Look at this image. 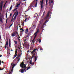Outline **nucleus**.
<instances>
[{"label":"nucleus","instance_id":"1","mask_svg":"<svg viewBox=\"0 0 74 74\" xmlns=\"http://www.w3.org/2000/svg\"><path fill=\"white\" fill-rule=\"evenodd\" d=\"M50 13V11H49V12H48L46 16V17L44 18V20H46V21L45 22V23H44V25H45V24L47 23V22L48 21H48V18L49 17V15Z\"/></svg>","mask_w":74,"mask_h":74},{"label":"nucleus","instance_id":"2","mask_svg":"<svg viewBox=\"0 0 74 74\" xmlns=\"http://www.w3.org/2000/svg\"><path fill=\"white\" fill-rule=\"evenodd\" d=\"M26 64H24V62H23L20 64L21 67L23 68L25 72H26Z\"/></svg>","mask_w":74,"mask_h":74},{"label":"nucleus","instance_id":"3","mask_svg":"<svg viewBox=\"0 0 74 74\" xmlns=\"http://www.w3.org/2000/svg\"><path fill=\"white\" fill-rule=\"evenodd\" d=\"M36 50L38 51V49L36 48L34 50H33V51L31 52V54L32 55V57L31 58V59H33V58L34 57L35 54H36Z\"/></svg>","mask_w":74,"mask_h":74},{"label":"nucleus","instance_id":"4","mask_svg":"<svg viewBox=\"0 0 74 74\" xmlns=\"http://www.w3.org/2000/svg\"><path fill=\"white\" fill-rule=\"evenodd\" d=\"M18 11H17V10H16V12L14 13L13 16V17H14V15H15L13 18V20H14V21L15 20V19H16V17H17V16H18Z\"/></svg>","mask_w":74,"mask_h":74},{"label":"nucleus","instance_id":"5","mask_svg":"<svg viewBox=\"0 0 74 74\" xmlns=\"http://www.w3.org/2000/svg\"><path fill=\"white\" fill-rule=\"evenodd\" d=\"M33 3H32L30 5V6L28 7V9L27 10V11H28L29 10H30L32 7H33Z\"/></svg>","mask_w":74,"mask_h":74},{"label":"nucleus","instance_id":"6","mask_svg":"<svg viewBox=\"0 0 74 74\" xmlns=\"http://www.w3.org/2000/svg\"><path fill=\"white\" fill-rule=\"evenodd\" d=\"M39 32V29H38L37 30V32L34 34V35H35V37H37V34Z\"/></svg>","mask_w":74,"mask_h":74},{"label":"nucleus","instance_id":"7","mask_svg":"<svg viewBox=\"0 0 74 74\" xmlns=\"http://www.w3.org/2000/svg\"><path fill=\"white\" fill-rule=\"evenodd\" d=\"M11 36L12 37H14V36H16V34H15V32H13L11 35Z\"/></svg>","mask_w":74,"mask_h":74},{"label":"nucleus","instance_id":"8","mask_svg":"<svg viewBox=\"0 0 74 74\" xmlns=\"http://www.w3.org/2000/svg\"><path fill=\"white\" fill-rule=\"evenodd\" d=\"M20 70L21 71V73H24V70H23V69L20 70L19 71H20Z\"/></svg>","mask_w":74,"mask_h":74},{"label":"nucleus","instance_id":"9","mask_svg":"<svg viewBox=\"0 0 74 74\" xmlns=\"http://www.w3.org/2000/svg\"><path fill=\"white\" fill-rule=\"evenodd\" d=\"M40 2L41 3V4H44V0H42V1H40Z\"/></svg>","mask_w":74,"mask_h":74},{"label":"nucleus","instance_id":"10","mask_svg":"<svg viewBox=\"0 0 74 74\" xmlns=\"http://www.w3.org/2000/svg\"><path fill=\"white\" fill-rule=\"evenodd\" d=\"M28 30H29L28 28L26 29L25 30V33H28Z\"/></svg>","mask_w":74,"mask_h":74},{"label":"nucleus","instance_id":"11","mask_svg":"<svg viewBox=\"0 0 74 74\" xmlns=\"http://www.w3.org/2000/svg\"><path fill=\"white\" fill-rule=\"evenodd\" d=\"M12 5H11L9 11H11V10H12Z\"/></svg>","mask_w":74,"mask_h":74},{"label":"nucleus","instance_id":"12","mask_svg":"<svg viewBox=\"0 0 74 74\" xmlns=\"http://www.w3.org/2000/svg\"><path fill=\"white\" fill-rule=\"evenodd\" d=\"M19 38H20V37H19H19H17V39H18V40L19 41V42H20V41H21V39Z\"/></svg>","mask_w":74,"mask_h":74},{"label":"nucleus","instance_id":"13","mask_svg":"<svg viewBox=\"0 0 74 74\" xmlns=\"http://www.w3.org/2000/svg\"><path fill=\"white\" fill-rule=\"evenodd\" d=\"M1 6H2V7H3V1H1Z\"/></svg>","mask_w":74,"mask_h":74},{"label":"nucleus","instance_id":"14","mask_svg":"<svg viewBox=\"0 0 74 74\" xmlns=\"http://www.w3.org/2000/svg\"><path fill=\"white\" fill-rule=\"evenodd\" d=\"M0 21L2 23H3V19H2V18H0Z\"/></svg>","mask_w":74,"mask_h":74},{"label":"nucleus","instance_id":"15","mask_svg":"<svg viewBox=\"0 0 74 74\" xmlns=\"http://www.w3.org/2000/svg\"><path fill=\"white\" fill-rule=\"evenodd\" d=\"M5 45L7 46L8 45V41H7L6 42V43Z\"/></svg>","mask_w":74,"mask_h":74},{"label":"nucleus","instance_id":"16","mask_svg":"<svg viewBox=\"0 0 74 74\" xmlns=\"http://www.w3.org/2000/svg\"><path fill=\"white\" fill-rule=\"evenodd\" d=\"M36 4L35 5V7H37V2L36 1Z\"/></svg>","mask_w":74,"mask_h":74},{"label":"nucleus","instance_id":"17","mask_svg":"<svg viewBox=\"0 0 74 74\" xmlns=\"http://www.w3.org/2000/svg\"><path fill=\"white\" fill-rule=\"evenodd\" d=\"M19 5H20V4H18L17 5H16V6H15V8L18 7V6H19Z\"/></svg>","mask_w":74,"mask_h":74},{"label":"nucleus","instance_id":"18","mask_svg":"<svg viewBox=\"0 0 74 74\" xmlns=\"http://www.w3.org/2000/svg\"><path fill=\"white\" fill-rule=\"evenodd\" d=\"M7 3V1H6V2L5 3V4H4V6H3V8H4L5 7V4H6V3Z\"/></svg>","mask_w":74,"mask_h":74},{"label":"nucleus","instance_id":"19","mask_svg":"<svg viewBox=\"0 0 74 74\" xmlns=\"http://www.w3.org/2000/svg\"><path fill=\"white\" fill-rule=\"evenodd\" d=\"M14 43H15V44H17V41H16L14 40Z\"/></svg>","mask_w":74,"mask_h":74},{"label":"nucleus","instance_id":"20","mask_svg":"<svg viewBox=\"0 0 74 74\" xmlns=\"http://www.w3.org/2000/svg\"><path fill=\"white\" fill-rule=\"evenodd\" d=\"M45 10L44 12H43V14L42 16V17H43V16H44V14H45Z\"/></svg>","mask_w":74,"mask_h":74},{"label":"nucleus","instance_id":"21","mask_svg":"<svg viewBox=\"0 0 74 74\" xmlns=\"http://www.w3.org/2000/svg\"><path fill=\"white\" fill-rule=\"evenodd\" d=\"M12 67L14 68L15 66V64H13V65H12Z\"/></svg>","mask_w":74,"mask_h":74},{"label":"nucleus","instance_id":"22","mask_svg":"<svg viewBox=\"0 0 74 74\" xmlns=\"http://www.w3.org/2000/svg\"><path fill=\"white\" fill-rule=\"evenodd\" d=\"M37 57L36 56H35V62H36V60H37Z\"/></svg>","mask_w":74,"mask_h":74},{"label":"nucleus","instance_id":"23","mask_svg":"<svg viewBox=\"0 0 74 74\" xmlns=\"http://www.w3.org/2000/svg\"><path fill=\"white\" fill-rule=\"evenodd\" d=\"M21 55H22V53H21V54H18V57H20V56H21Z\"/></svg>","mask_w":74,"mask_h":74},{"label":"nucleus","instance_id":"24","mask_svg":"<svg viewBox=\"0 0 74 74\" xmlns=\"http://www.w3.org/2000/svg\"><path fill=\"white\" fill-rule=\"evenodd\" d=\"M0 8H1V11H2V8H3V6H1Z\"/></svg>","mask_w":74,"mask_h":74},{"label":"nucleus","instance_id":"25","mask_svg":"<svg viewBox=\"0 0 74 74\" xmlns=\"http://www.w3.org/2000/svg\"><path fill=\"white\" fill-rule=\"evenodd\" d=\"M34 38L33 40H32V42L33 43V42H35V41H34Z\"/></svg>","mask_w":74,"mask_h":74},{"label":"nucleus","instance_id":"26","mask_svg":"<svg viewBox=\"0 0 74 74\" xmlns=\"http://www.w3.org/2000/svg\"><path fill=\"white\" fill-rule=\"evenodd\" d=\"M12 26V24H11L10 26L8 28L9 29H10V27H11V26Z\"/></svg>","mask_w":74,"mask_h":74},{"label":"nucleus","instance_id":"27","mask_svg":"<svg viewBox=\"0 0 74 74\" xmlns=\"http://www.w3.org/2000/svg\"><path fill=\"white\" fill-rule=\"evenodd\" d=\"M30 69V67H29L26 69V70H28Z\"/></svg>","mask_w":74,"mask_h":74},{"label":"nucleus","instance_id":"28","mask_svg":"<svg viewBox=\"0 0 74 74\" xmlns=\"http://www.w3.org/2000/svg\"><path fill=\"white\" fill-rule=\"evenodd\" d=\"M17 53H18L17 51H15V55H18V54H17Z\"/></svg>","mask_w":74,"mask_h":74},{"label":"nucleus","instance_id":"29","mask_svg":"<svg viewBox=\"0 0 74 74\" xmlns=\"http://www.w3.org/2000/svg\"><path fill=\"white\" fill-rule=\"evenodd\" d=\"M42 8H43V5L41 4V9H42Z\"/></svg>","mask_w":74,"mask_h":74},{"label":"nucleus","instance_id":"30","mask_svg":"<svg viewBox=\"0 0 74 74\" xmlns=\"http://www.w3.org/2000/svg\"><path fill=\"white\" fill-rule=\"evenodd\" d=\"M41 39H39V42H41Z\"/></svg>","mask_w":74,"mask_h":74},{"label":"nucleus","instance_id":"31","mask_svg":"<svg viewBox=\"0 0 74 74\" xmlns=\"http://www.w3.org/2000/svg\"><path fill=\"white\" fill-rule=\"evenodd\" d=\"M32 60H30L29 62V63L30 64H32Z\"/></svg>","mask_w":74,"mask_h":74},{"label":"nucleus","instance_id":"32","mask_svg":"<svg viewBox=\"0 0 74 74\" xmlns=\"http://www.w3.org/2000/svg\"><path fill=\"white\" fill-rule=\"evenodd\" d=\"M25 21H24V22H26V20H27V18L26 17H25Z\"/></svg>","mask_w":74,"mask_h":74},{"label":"nucleus","instance_id":"33","mask_svg":"<svg viewBox=\"0 0 74 74\" xmlns=\"http://www.w3.org/2000/svg\"><path fill=\"white\" fill-rule=\"evenodd\" d=\"M14 69V68L13 67H12V69L11 70V71H13V70Z\"/></svg>","mask_w":74,"mask_h":74},{"label":"nucleus","instance_id":"34","mask_svg":"<svg viewBox=\"0 0 74 74\" xmlns=\"http://www.w3.org/2000/svg\"><path fill=\"white\" fill-rule=\"evenodd\" d=\"M32 64V66H33V65L34 64V62L32 63V64Z\"/></svg>","mask_w":74,"mask_h":74},{"label":"nucleus","instance_id":"35","mask_svg":"<svg viewBox=\"0 0 74 74\" xmlns=\"http://www.w3.org/2000/svg\"><path fill=\"white\" fill-rule=\"evenodd\" d=\"M5 15H6V17L7 18V13H6L5 14Z\"/></svg>","mask_w":74,"mask_h":74},{"label":"nucleus","instance_id":"36","mask_svg":"<svg viewBox=\"0 0 74 74\" xmlns=\"http://www.w3.org/2000/svg\"><path fill=\"white\" fill-rule=\"evenodd\" d=\"M17 55H18L15 54V55H14V57H15H15H16V56H17Z\"/></svg>","mask_w":74,"mask_h":74},{"label":"nucleus","instance_id":"37","mask_svg":"<svg viewBox=\"0 0 74 74\" xmlns=\"http://www.w3.org/2000/svg\"><path fill=\"white\" fill-rule=\"evenodd\" d=\"M9 44H11V40H10V39H9Z\"/></svg>","mask_w":74,"mask_h":74},{"label":"nucleus","instance_id":"38","mask_svg":"<svg viewBox=\"0 0 74 74\" xmlns=\"http://www.w3.org/2000/svg\"><path fill=\"white\" fill-rule=\"evenodd\" d=\"M11 43H9V47H11Z\"/></svg>","mask_w":74,"mask_h":74},{"label":"nucleus","instance_id":"39","mask_svg":"<svg viewBox=\"0 0 74 74\" xmlns=\"http://www.w3.org/2000/svg\"><path fill=\"white\" fill-rule=\"evenodd\" d=\"M44 28V26H42L41 27V29H42Z\"/></svg>","mask_w":74,"mask_h":74},{"label":"nucleus","instance_id":"40","mask_svg":"<svg viewBox=\"0 0 74 74\" xmlns=\"http://www.w3.org/2000/svg\"><path fill=\"white\" fill-rule=\"evenodd\" d=\"M23 32H24V30H23H23H22L21 31V32L22 33H23Z\"/></svg>","mask_w":74,"mask_h":74},{"label":"nucleus","instance_id":"41","mask_svg":"<svg viewBox=\"0 0 74 74\" xmlns=\"http://www.w3.org/2000/svg\"><path fill=\"white\" fill-rule=\"evenodd\" d=\"M12 15V13H11L10 14V16H11V15Z\"/></svg>","mask_w":74,"mask_h":74},{"label":"nucleus","instance_id":"42","mask_svg":"<svg viewBox=\"0 0 74 74\" xmlns=\"http://www.w3.org/2000/svg\"><path fill=\"white\" fill-rule=\"evenodd\" d=\"M34 42H33V43L32 42V43H31V44L32 45H34Z\"/></svg>","mask_w":74,"mask_h":74},{"label":"nucleus","instance_id":"43","mask_svg":"<svg viewBox=\"0 0 74 74\" xmlns=\"http://www.w3.org/2000/svg\"><path fill=\"white\" fill-rule=\"evenodd\" d=\"M5 49H7V46L5 45Z\"/></svg>","mask_w":74,"mask_h":74},{"label":"nucleus","instance_id":"44","mask_svg":"<svg viewBox=\"0 0 74 74\" xmlns=\"http://www.w3.org/2000/svg\"><path fill=\"white\" fill-rule=\"evenodd\" d=\"M53 0H51V3H53Z\"/></svg>","mask_w":74,"mask_h":74},{"label":"nucleus","instance_id":"45","mask_svg":"<svg viewBox=\"0 0 74 74\" xmlns=\"http://www.w3.org/2000/svg\"><path fill=\"white\" fill-rule=\"evenodd\" d=\"M16 59H19V57L18 56L17 57H16Z\"/></svg>","mask_w":74,"mask_h":74},{"label":"nucleus","instance_id":"46","mask_svg":"<svg viewBox=\"0 0 74 74\" xmlns=\"http://www.w3.org/2000/svg\"><path fill=\"white\" fill-rule=\"evenodd\" d=\"M18 32H15V34H18Z\"/></svg>","mask_w":74,"mask_h":74},{"label":"nucleus","instance_id":"47","mask_svg":"<svg viewBox=\"0 0 74 74\" xmlns=\"http://www.w3.org/2000/svg\"><path fill=\"white\" fill-rule=\"evenodd\" d=\"M12 21H13V17L12 18L11 20V22H12Z\"/></svg>","mask_w":74,"mask_h":74},{"label":"nucleus","instance_id":"48","mask_svg":"<svg viewBox=\"0 0 74 74\" xmlns=\"http://www.w3.org/2000/svg\"><path fill=\"white\" fill-rule=\"evenodd\" d=\"M49 6L51 7V2H49Z\"/></svg>","mask_w":74,"mask_h":74},{"label":"nucleus","instance_id":"49","mask_svg":"<svg viewBox=\"0 0 74 74\" xmlns=\"http://www.w3.org/2000/svg\"><path fill=\"white\" fill-rule=\"evenodd\" d=\"M11 72H9L8 74H11Z\"/></svg>","mask_w":74,"mask_h":74},{"label":"nucleus","instance_id":"50","mask_svg":"<svg viewBox=\"0 0 74 74\" xmlns=\"http://www.w3.org/2000/svg\"><path fill=\"white\" fill-rule=\"evenodd\" d=\"M23 29H22V28L20 29V30H23Z\"/></svg>","mask_w":74,"mask_h":74},{"label":"nucleus","instance_id":"51","mask_svg":"<svg viewBox=\"0 0 74 74\" xmlns=\"http://www.w3.org/2000/svg\"><path fill=\"white\" fill-rule=\"evenodd\" d=\"M36 2V0H34V1H33V3H35Z\"/></svg>","mask_w":74,"mask_h":74},{"label":"nucleus","instance_id":"52","mask_svg":"<svg viewBox=\"0 0 74 74\" xmlns=\"http://www.w3.org/2000/svg\"><path fill=\"white\" fill-rule=\"evenodd\" d=\"M27 53H29V50H28L27 51Z\"/></svg>","mask_w":74,"mask_h":74},{"label":"nucleus","instance_id":"53","mask_svg":"<svg viewBox=\"0 0 74 74\" xmlns=\"http://www.w3.org/2000/svg\"><path fill=\"white\" fill-rule=\"evenodd\" d=\"M47 2H48V0H46V3H47Z\"/></svg>","mask_w":74,"mask_h":74},{"label":"nucleus","instance_id":"54","mask_svg":"<svg viewBox=\"0 0 74 74\" xmlns=\"http://www.w3.org/2000/svg\"><path fill=\"white\" fill-rule=\"evenodd\" d=\"M28 34H29V35H30V33H28Z\"/></svg>","mask_w":74,"mask_h":74},{"label":"nucleus","instance_id":"55","mask_svg":"<svg viewBox=\"0 0 74 74\" xmlns=\"http://www.w3.org/2000/svg\"><path fill=\"white\" fill-rule=\"evenodd\" d=\"M0 39L1 40V36L0 35Z\"/></svg>","mask_w":74,"mask_h":74},{"label":"nucleus","instance_id":"56","mask_svg":"<svg viewBox=\"0 0 74 74\" xmlns=\"http://www.w3.org/2000/svg\"><path fill=\"white\" fill-rule=\"evenodd\" d=\"M2 56V55H0V57H1Z\"/></svg>","mask_w":74,"mask_h":74},{"label":"nucleus","instance_id":"57","mask_svg":"<svg viewBox=\"0 0 74 74\" xmlns=\"http://www.w3.org/2000/svg\"><path fill=\"white\" fill-rule=\"evenodd\" d=\"M17 36H18V37H19V34H18V33H17Z\"/></svg>","mask_w":74,"mask_h":74},{"label":"nucleus","instance_id":"58","mask_svg":"<svg viewBox=\"0 0 74 74\" xmlns=\"http://www.w3.org/2000/svg\"><path fill=\"white\" fill-rule=\"evenodd\" d=\"M4 70V69H0V70Z\"/></svg>","mask_w":74,"mask_h":74},{"label":"nucleus","instance_id":"59","mask_svg":"<svg viewBox=\"0 0 74 74\" xmlns=\"http://www.w3.org/2000/svg\"><path fill=\"white\" fill-rule=\"evenodd\" d=\"M15 57H14L13 58V59H15Z\"/></svg>","mask_w":74,"mask_h":74},{"label":"nucleus","instance_id":"60","mask_svg":"<svg viewBox=\"0 0 74 74\" xmlns=\"http://www.w3.org/2000/svg\"><path fill=\"white\" fill-rule=\"evenodd\" d=\"M15 10H16V9H14L13 11H15Z\"/></svg>","mask_w":74,"mask_h":74},{"label":"nucleus","instance_id":"61","mask_svg":"<svg viewBox=\"0 0 74 74\" xmlns=\"http://www.w3.org/2000/svg\"><path fill=\"white\" fill-rule=\"evenodd\" d=\"M17 47V46H16V45L15 46V48H16Z\"/></svg>","mask_w":74,"mask_h":74},{"label":"nucleus","instance_id":"62","mask_svg":"<svg viewBox=\"0 0 74 74\" xmlns=\"http://www.w3.org/2000/svg\"><path fill=\"white\" fill-rule=\"evenodd\" d=\"M7 23V21L6 20V23Z\"/></svg>","mask_w":74,"mask_h":74},{"label":"nucleus","instance_id":"63","mask_svg":"<svg viewBox=\"0 0 74 74\" xmlns=\"http://www.w3.org/2000/svg\"><path fill=\"white\" fill-rule=\"evenodd\" d=\"M12 64H13V63H12L11 64V66H12Z\"/></svg>","mask_w":74,"mask_h":74},{"label":"nucleus","instance_id":"64","mask_svg":"<svg viewBox=\"0 0 74 74\" xmlns=\"http://www.w3.org/2000/svg\"><path fill=\"white\" fill-rule=\"evenodd\" d=\"M10 68H12V65L10 66Z\"/></svg>","mask_w":74,"mask_h":74}]
</instances>
